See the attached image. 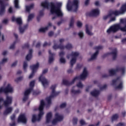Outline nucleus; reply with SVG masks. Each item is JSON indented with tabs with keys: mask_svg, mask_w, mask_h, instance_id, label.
<instances>
[{
	"mask_svg": "<svg viewBox=\"0 0 126 126\" xmlns=\"http://www.w3.org/2000/svg\"><path fill=\"white\" fill-rule=\"evenodd\" d=\"M80 124L82 125V126H85V125H86V123L85 122V121H84V120H81L80 121Z\"/></svg>",
	"mask_w": 126,
	"mask_h": 126,
	"instance_id": "43",
	"label": "nucleus"
},
{
	"mask_svg": "<svg viewBox=\"0 0 126 126\" xmlns=\"http://www.w3.org/2000/svg\"><path fill=\"white\" fill-rule=\"evenodd\" d=\"M33 7H34V4H32L30 6H26V11H28V12H29V11H30V10H31Z\"/></svg>",
	"mask_w": 126,
	"mask_h": 126,
	"instance_id": "34",
	"label": "nucleus"
},
{
	"mask_svg": "<svg viewBox=\"0 0 126 126\" xmlns=\"http://www.w3.org/2000/svg\"><path fill=\"white\" fill-rule=\"evenodd\" d=\"M29 47V44L27 43L23 45V49H27Z\"/></svg>",
	"mask_w": 126,
	"mask_h": 126,
	"instance_id": "47",
	"label": "nucleus"
},
{
	"mask_svg": "<svg viewBox=\"0 0 126 126\" xmlns=\"http://www.w3.org/2000/svg\"><path fill=\"white\" fill-rule=\"evenodd\" d=\"M23 68H24V70H25V71H26V69L27 68V62H25L24 63Z\"/></svg>",
	"mask_w": 126,
	"mask_h": 126,
	"instance_id": "41",
	"label": "nucleus"
},
{
	"mask_svg": "<svg viewBox=\"0 0 126 126\" xmlns=\"http://www.w3.org/2000/svg\"><path fill=\"white\" fill-rule=\"evenodd\" d=\"M116 83H119V85L116 87V89H122L123 88V81L122 80L120 79V78H118L116 80H113L112 81V85H115Z\"/></svg>",
	"mask_w": 126,
	"mask_h": 126,
	"instance_id": "16",
	"label": "nucleus"
},
{
	"mask_svg": "<svg viewBox=\"0 0 126 126\" xmlns=\"http://www.w3.org/2000/svg\"><path fill=\"white\" fill-rule=\"evenodd\" d=\"M45 106V102L44 100H42L40 101V105L38 108V110L39 111L37 117H36L35 115H32V123H35V122H39L42 119L43 116H44V107Z\"/></svg>",
	"mask_w": 126,
	"mask_h": 126,
	"instance_id": "4",
	"label": "nucleus"
},
{
	"mask_svg": "<svg viewBox=\"0 0 126 126\" xmlns=\"http://www.w3.org/2000/svg\"><path fill=\"white\" fill-rule=\"evenodd\" d=\"M105 2H109L110 1V2H114L115 1V0H104Z\"/></svg>",
	"mask_w": 126,
	"mask_h": 126,
	"instance_id": "54",
	"label": "nucleus"
},
{
	"mask_svg": "<svg viewBox=\"0 0 126 126\" xmlns=\"http://www.w3.org/2000/svg\"><path fill=\"white\" fill-rule=\"evenodd\" d=\"M48 53L49 54V63H52L55 61L54 57H55V54L51 53V50H49Z\"/></svg>",
	"mask_w": 126,
	"mask_h": 126,
	"instance_id": "24",
	"label": "nucleus"
},
{
	"mask_svg": "<svg viewBox=\"0 0 126 126\" xmlns=\"http://www.w3.org/2000/svg\"><path fill=\"white\" fill-rule=\"evenodd\" d=\"M16 64H17V61L15 62L12 64V66L13 67L15 66V65H16Z\"/></svg>",
	"mask_w": 126,
	"mask_h": 126,
	"instance_id": "60",
	"label": "nucleus"
},
{
	"mask_svg": "<svg viewBox=\"0 0 126 126\" xmlns=\"http://www.w3.org/2000/svg\"><path fill=\"white\" fill-rule=\"evenodd\" d=\"M80 67H81V65L79 64H78L77 65L76 67V69H79V68H80Z\"/></svg>",
	"mask_w": 126,
	"mask_h": 126,
	"instance_id": "58",
	"label": "nucleus"
},
{
	"mask_svg": "<svg viewBox=\"0 0 126 126\" xmlns=\"http://www.w3.org/2000/svg\"><path fill=\"white\" fill-rule=\"evenodd\" d=\"M94 49L96 50V52L92 56L91 58L90 59H89L88 60L89 62H90V61H94V60H96V58H97V56H98V54H99V51L103 49V46H96L94 48Z\"/></svg>",
	"mask_w": 126,
	"mask_h": 126,
	"instance_id": "13",
	"label": "nucleus"
},
{
	"mask_svg": "<svg viewBox=\"0 0 126 126\" xmlns=\"http://www.w3.org/2000/svg\"><path fill=\"white\" fill-rule=\"evenodd\" d=\"M117 126H125V123H119Z\"/></svg>",
	"mask_w": 126,
	"mask_h": 126,
	"instance_id": "63",
	"label": "nucleus"
},
{
	"mask_svg": "<svg viewBox=\"0 0 126 126\" xmlns=\"http://www.w3.org/2000/svg\"><path fill=\"white\" fill-rule=\"evenodd\" d=\"M0 15H3L5 12V5L3 3V0H0Z\"/></svg>",
	"mask_w": 126,
	"mask_h": 126,
	"instance_id": "19",
	"label": "nucleus"
},
{
	"mask_svg": "<svg viewBox=\"0 0 126 126\" xmlns=\"http://www.w3.org/2000/svg\"><path fill=\"white\" fill-rule=\"evenodd\" d=\"M12 102V97L7 95L6 97V100L4 101L3 104L5 107H7Z\"/></svg>",
	"mask_w": 126,
	"mask_h": 126,
	"instance_id": "20",
	"label": "nucleus"
},
{
	"mask_svg": "<svg viewBox=\"0 0 126 126\" xmlns=\"http://www.w3.org/2000/svg\"><path fill=\"white\" fill-rule=\"evenodd\" d=\"M53 118V114L51 112H49L46 115V123H50Z\"/></svg>",
	"mask_w": 126,
	"mask_h": 126,
	"instance_id": "26",
	"label": "nucleus"
},
{
	"mask_svg": "<svg viewBox=\"0 0 126 126\" xmlns=\"http://www.w3.org/2000/svg\"><path fill=\"white\" fill-rule=\"evenodd\" d=\"M68 73H72L73 72V70H72V69H69L67 70Z\"/></svg>",
	"mask_w": 126,
	"mask_h": 126,
	"instance_id": "57",
	"label": "nucleus"
},
{
	"mask_svg": "<svg viewBox=\"0 0 126 126\" xmlns=\"http://www.w3.org/2000/svg\"><path fill=\"white\" fill-rule=\"evenodd\" d=\"M8 20H7V19H4L2 21L3 23H4V24H6V23H7Z\"/></svg>",
	"mask_w": 126,
	"mask_h": 126,
	"instance_id": "59",
	"label": "nucleus"
},
{
	"mask_svg": "<svg viewBox=\"0 0 126 126\" xmlns=\"http://www.w3.org/2000/svg\"><path fill=\"white\" fill-rule=\"evenodd\" d=\"M53 35H54V32H50L48 33V35L49 36V37H52Z\"/></svg>",
	"mask_w": 126,
	"mask_h": 126,
	"instance_id": "53",
	"label": "nucleus"
},
{
	"mask_svg": "<svg viewBox=\"0 0 126 126\" xmlns=\"http://www.w3.org/2000/svg\"><path fill=\"white\" fill-rule=\"evenodd\" d=\"M7 62V59L6 58H4L2 60V62L0 63V64H3V63H5Z\"/></svg>",
	"mask_w": 126,
	"mask_h": 126,
	"instance_id": "42",
	"label": "nucleus"
},
{
	"mask_svg": "<svg viewBox=\"0 0 126 126\" xmlns=\"http://www.w3.org/2000/svg\"><path fill=\"white\" fill-rule=\"evenodd\" d=\"M92 30V26L91 25H86V33L89 35L90 36H92L93 35V33L91 32Z\"/></svg>",
	"mask_w": 126,
	"mask_h": 126,
	"instance_id": "22",
	"label": "nucleus"
},
{
	"mask_svg": "<svg viewBox=\"0 0 126 126\" xmlns=\"http://www.w3.org/2000/svg\"><path fill=\"white\" fill-rule=\"evenodd\" d=\"M18 123H23V124H26L27 122V118H26V116H25V114H21L18 120Z\"/></svg>",
	"mask_w": 126,
	"mask_h": 126,
	"instance_id": "18",
	"label": "nucleus"
},
{
	"mask_svg": "<svg viewBox=\"0 0 126 126\" xmlns=\"http://www.w3.org/2000/svg\"><path fill=\"white\" fill-rule=\"evenodd\" d=\"M8 11L9 13H12V8L11 7L9 8Z\"/></svg>",
	"mask_w": 126,
	"mask_h": 126,
	"instance_id": "62",
	"label": "nucleus"
},
{
	"mask_svg": "<svg viewBox=\"0 0 126 126\" xmlns=\"http://www.w3.org/2000/svg\"><path fill=\"white\" fill-rule=\"evenodd\" d=\"M79 4V1L78 0H74L72 3H71L70 0H69L67 4V9L68 11L76 12L78 9Z\"/></svg>",
	"mask_w": 126,
	"mask_h": 126,
	"instance_id": "5",
	"label": "nucleus"
},
{
	"mask_svg": "<svg viewBox=\"0 0 126 126\" xmlns=\"http://www.w3.org/2000/svg\"><path fill=\"white\" fill-rule=\"evenodd\" d=\"M64 52L61 51L59 53V56L60 57V62L61 63H66L65 59L63 58V57L64 56Z\"/></svg>",
	"mask_w": 126,
	"mask_h": 126,
	"instance_id": "23",
	"label": "nucleus"
},
{
	"mask_svg": "<svg viewBox=\"0 0 126 126\" xmlns=\"http://www.w3.org/2000/svg\"><path fill=\"white\" fill-rule=\"evenodd\" d=\"M118 118H119V115L118 114H115L113 115L112 117V122H114V121H116V120H117Z\"/></svg>",
	"mask_w": 126,
	"mask_h": 126,
	"instance_id": "38",
	"label": "nucleus"
},
{
	"mask_svg": "<svg viewBox=\"0 0 126 126\" xmlns=\"http://www.w3.org/2000/svg\"><path fill=\"white\" fill-rule=\"evenodd\" d=\"M13 108L11 107H7L4 112V115H8L12 112Z\"/></svg>",
	"mask_w": 126,
	"mask_h": 126,
	"instance_id": "29",
	"label": "nucleus"
},
{
	"mask_svg": "<svg viewBox=\"0 0 126 126\" xmlns=\"http://www.w3.org/2000/svg\"><path fill=\"white\" fill-rule=\"evenodd\" d=\"M73 23H74V19L72 17L69 24L70 27H73Z\"/></svg>",
	"mask_w": 126,
	"mask_h": 126,
	"instance_id": "37",
	"label": "nucleus"
},
{
	"mask_svg": "<svg viewBox=\"0 0 126 126\" xmlns=\"http://www.w3.org/2000/svg\"><path fill=\"white\" fill-rule=\"evenodd\" d=\"M122 42L123 43V44H125V43H126V38H124L122 40Z\"/></svg>",
	"mask_w": 126,
	"mask_h": 126,
	"instance_id": "64",
	"label": "nucleus"
},
{
	"mask_svg": "<svg viewBox=\"0 0 126 126\" xmlns=\"http://www.w3.org/2000/svg\"><path fill=\"white\" fill-rule=\"evenodd\" d=\"M118 71H120L122 73V74H124L125 72H126V68L122 67L120 68L119 67H117L116 69H111L109 70V75L110 76H112V75H114L115 74H116Z\"/></svg>",
	"mask_w": 126,
	"mask_h": 126,
	"instance_id": "10",
	"label": "nucleus"
},
{
	"mask_svg": "<svg viewBox=\"0 0 126 126\" xmlns=\"http://www.w3.org/2000/svg\"><path fill=\"white\" fill-rule=\"evenodd\" d=\"M90 0H86L85 2V5H88V4L89 3V1Z\"/></svg>",
	"mask_w": 126,
	"mask_h": 126,
	"instance_id": "61",
	"label": "nucleus"
},
{
	"mask_svg": "<svg viewBox=\"0 0 126 126\" xmlns=\"http://www.w3.org/2000/svg\"><path fill=\"white\" fill-rule=\"evenodd\" d=\"M106 88H107V86L106 85H104L102 87L100 88V90L106 89Z\"/></svg>",
	"mask_w": 126,
	"mask_h": 126,
	"instance_id": "56",
	"label": "nucleus"
},
{
	"mask_svg": "<svg viewBox=\"0 0 126 126\" xmlns=\"http://www.w3.org/2000/svg\"><path fill=\"white\" fill-rule=\"evenodd\" d=\"M119 29L121 31L126 32V18L121 19L120 20V23L114 25L110 27L107 31L108 34L110 33H116Z\"/></svg>",
	"mask_w": 126,
	"mask_h": 126,
	"instance_id": "2",
	"label": "nucleus"
},
{
	"mask_svg": "<svg viewBox=\"0 0 126 126\" xmlns=\"http://www.w3.org/2000/svg\"><path fill=\"white\" fill-rule=\"evenodd\" d=\"M56 87H57V85H53L51 87V89L52 90L51 94L49 97L46 98V101L48 103V105H51L52 98L56 97V96H58V95H59L60 94V92H56V91H55Z\"/></svg>",
	"mask_w": 126,
	"mask_h": 126,
	"instance_id": "7",
	"label": "nucleus"
},
{
	"mask_svg": "<svg viewBox=\"0 0 126 126\" xmlns=\"http://www.w3.org/2000/svg\"><path fill=\"white\" fill-rule=\"evenodd\" d=\"M116 21V17L112 18L110 21H109V23L112 22V21Z\"/></svg>",
	"mask_w": 126,
	"mask_h": 126,
	"instance_id": "52",
	"label": "nucleus"
},
{
	"mask_svg": "<svg viewBox=\"0 0 126 126\" xmlns=\"http://www.w3.org/2000/svg\"><path fill=\"white\" fill-rule=\"evenodd\" d=\"M50 45H51L50 42H49V43L45 42L43 44V47H47V46H50Z\"/></svg>",
	"mask_w": 126,
	"mask_h": 126,
	"instance_id": "50",
	"label": "nucleus"
},
{
	"mask_svg": "<svg viewBox=\"0 0 126 126\" xmlns=\"http://www.w3.org/2000/svg\"><path fill=\"white\" fill-rule=\"evenodd\" d=\"M71 92L72 93V94H79V93H80V91L79 90L75 91L73 88L72 89Z\"/></svg>",
	"mask_w": 126,
	"mask_h": 126,
	"instance_id": "36",
	"label": "nucleus"
},
{
	"mask_svg": "<svg viewBox=\"0 0 126 126\" xmlns=\"http://www.w3.org/2000/svg\"><path fill=\"white\" fill-rule=\"evenodd\" d=\"M99 14H100V10L98 9H94L88 15L89 16H97Z\"/></svg>",
	"mask_w": 126,
	"mask_h": 126,
	"instance_id": "21",
	"label": "nucleus"
},
{
	"mask_svg": "<svg viewBox=\"0 0 126 126\" xmlns=\"http://www.w3.org/2000/svg\"><path fill=\"white\" fill-rule=\"evenodd\" d=\"M88 76V71L87 70V68L85 67L84 68L83 73L80 75V76L75 77L71 83H69L68 81L66 80H63V84L64 85H70V84H73L75 81H80V80H84V79H86V77Z\"/></svg>",
	"mask_w": 126,
	"mask_h": 126,
	"instance_id": "3",
	"label": "nucleus"
},
{
	"mask_svg": "<svg viewBox=\"0 0 126 126\" xmlns=\"http://www.w3.org/2000/svg\"><path fill=\"white\" fill-rule=\"evenodd\" d=\"M77 124V118H73V124L75 125Z\"/></svg>",
	"mask_w": 126,
	"mask_h": 126,
	"instance_id": "46",
	"label": "nucleus"
},
{
	"mask_svg": "<svg viewBox=\"0 0 126 126\" xmlns=\"http://www.w3.org/2000/svg\"><path fill=\"white\" fill-rule=\"evenodd\" d=\"M34 85H35V81H32L31 82L30 84V88L27 89L24 93V97L23 99L24 102H25L28 99V96L30 94L31 92L33 91V87H34Z\"/></svg>",
	"mask_w": 126,
	"mask_h": 126,
	"instance_id": "8",
	"label": "nucleus"
},
{
	"mask_svg": "<svg viewBox=\"0 0 126 126\" xmlns=\"http://www.w3.org/2000/svg\"><path fill=\"white\" fill-rule=\"evenodd\" d=\"M11 120L13 121L12 124H10V126H15V122H14V120H15V115L13 114L11 116Z\"/></svg>",
	"mask_w": 126,
	"mask_h": 126,
	"instance_id": "33",
	"label": "nucleus"
},
{
	"mask_svg": "<svg viewBox=\"0 0 126 126\" xmlns=\"http://www.w3.org/2000/svg\"><path fill=\"white\" fill-rule=\"evenodd\" d=\"M12 93L13 92V88L11 87V85L10 84H8L7 87L5 88L2 87L0 88V93Z\"/></svg>",
	"mask_w": 126,
	"mask_h": 126,
	"instance_id": "11",
	"label": "nucleus"
},
{
	"mask_svg": "<svg viewBox=\"0 0 126 126\" xmlns=\"http://www.w3.org/2000/svg\"><path fill=\"white\" fill-rule=\"evenodd\" d=\"M14 6L16 8H20V6H19V0H14Z\"/></svg>",
	"mask_w": 126,
	"mask_h": 126,
	"instance_id": "35",
	"label": "nucleus"
},
{
	"mask_svg": "<svg viewBox=\"0 0 126 126\" xmlns=\"http://www.w3.org/2000/svg\"><path fill=\"white\" fill-rule=\"evenodd\" d=\"M79 56V53L77 52H72L70 55H67V59H69L70 57L72 58L70 63L71 67L73 66V64L76 63V58Z\"/></svg>",
	"mask_w": 126,
	"mask_h": 126,
	"instance_id": "9",
	"label": "nucleus"
},
{
	"mask_svg": "<svg viewBox=\"0 0 126 126\" xmlns=\"http://www.w3.org/2000/svg\"><path fill=\"white\" fill-rule=\"evenodd\" d=\"M77 87H78V88H83V85L82 83L80 82H79L77 84Z\"/></svg>",
	"mask_w": 126,
	"mask_h": 126,
	"instance_id": "40",
	"label": "nucleus"
},
{
	"mask_svg": "<svg viewBox=\"0 0 126 126\" xmlns=\"http://www.w3.org/2000/svg\"><path fill=\"white\" fill-rule=\"evenodd\" d=\"M63 120V116L59 114L56 113L55 114V118L52 121V125H56L58 122H61Z\"/></svg>",
	"mask_w": 126,
	"mask_h": 126,
	"instance_id": "14",
	"label": "nucleus"
},
{
	"mask_svg": "<svg viewBox=\"0 0 126 126\" xmlns=\"http://www.w3.org/2000/svg\"><path fill=\"white\" fill-rule=\"evenodd\" d=\"M78 35H79L80 38H83V36H84L83 32H80L78 33Z\"/></svg>",
	"mask_w": 126,
	"mask_h": 126,
	"instance_id": "45",
	"label": "nucleus"
},
{
	"mask_svg": "<svg viewBox=\"0 0 126 126\" xmlns=\"http://www.w3.org/2000/svg\"><path fill=\"white\" fill-rule=\"evenodd\" d=\"M126 12V3L124 4L121 7L120 11H115L112 12L111 14L105 15L103 17L104 20H107L109 19L110 17H112V15L114 14V15H120V14H124L125 12Z\"/></svg>",
	"mask_w": 126,
	"mask_h": 126,
	"instance_id": "6",
	"label": "nucleus"
},
{
	"mask_svg": "<svg viewBox=\"0 0 126 126\" xmlns=\"http://www.w3.org/2000/svg\"><path fill=\"white\" fill-rule=\"evenodd\" d=\"M65 48H66L67 50H70V49H72V45L70 43H68L65 47L64 46L62 45V44L58 46L57 44H54V45L53 46V49L54 50H57L58 49H60V50H64Z\"/></svg>",
	"mask_w": 126,
	"mask_h": 126,
	"instance_id": "12",
	"label": "nucleus"
},
{
	"mask_svg": "<svg viewBox=\"0 0 126 126\" xmlns=\"http://www.w3.org/2000/svg\"><path fill=\"white\" fill-rule=\"evenodd\" d=\"M77 26L78 27L80 28L82 26V23L80 21H78L77 22Z\"/></svg>",
	"mask_w": 126,
	"mask_h": 126,
	"instance_id": "44",
	"label": "nucleus"
},
{
	"mask_svg": "<svg viewBox=\"0 0 126 126\" xmlns=\"http://www.w3.org/2000/svg\"><path fill=\"white\" fill-rule=\"evenodd\" d=\"M118 51H117V49H114L113 52L111 53V55L113 56V60H116V58H117V54Z\"/></svg>",
	"mask_w": 126,
	"mask_h": 126,
	"instance_id": "32",
	"label": "nucleus"
},
{
	"mask_svg": "<svg viewBox=\"0 0 126 126\" xmlns=\"http://www.w3.org/2000/svg\"><path fill=\"white\" fill-rule=\"evenodd\" d=\"M33 17H34V14H30L28 18V22L31 21Z\"/></svg>",
	"mask_w": 126,
	"mask_h": 126,
	"instance_id": "39",
	"label": "nucleus"
},
{
	"mask_svg": "<svg viewBox=\"0 0 126 126\" xmlns=\"http://www.w3.org/2000/svg\"><path fill=\"white\" fill-rule=\"evenodd\" d=\"M12 21H16L19 25H21L22 24V19H21V17L16 18L15 17L13 16L12 17Z\"/></svg>",
	"mask_w": 126,
	"mask_h": 126,
	"instance_id": "25",
	"label": "nucleus"
},
{
	"mask_svg": "<svg viewBox=\"0 0 126 126\" xmlns=\"http://www.w3.org/2000/svg\"><path fill=\"white\" fill-rule=\"evenodd\" d=\"M22 77H19L17 79H16L15 81H16V82H18V81H20V80H22Z\"/></svg>",
	"mask_w": 126,
	"mask_h": 126,
	"instance_id": "51",
	"label": "nucleus"
},
{
	"mask_svg": "<svg viewBox=\"0 0 126 126\" xmlns=\"http://www.w3.org/2000/svg\"><path fill=\"white\" fill-rule=\"evenodd\" d=\"M65 106H66V103H63L62 104H61L60 105V108L61 109H63V108H64L65 107Z\"/></svg>",
	"mask_w": 126,
	"mask_h": 126,
	"instance_id": "49",
	"label": "nucleus"
},
{
	"mask_svg": "<svg viewBox=\"0 0 126 126\" xmlns=\"http://www.w3.org/2000/svg\"><path fill=\"white\" fill-rule=\"evenodd\" d=\"M91 95L94 96V97H97L98 95L100 94V92L99 91L94 90L91 93Z\"/></svg>",
	"mask_w": 126,
	"mask_h": 126,
	"instance_id": "30",
	"label": "nucleus"
},
{
	"mask_svg": "<svg viewBox=\"0 0 126 126\" xmlns=\"http://www.w3.org/2000/svg\"><path fill=\"white\" fill-rule=\"evenodd\" d=\"M31 69L32 70V74H31L29 76V78L31 79L33 76H34V74H35V72H36L37 69H38V68L39 67V63H36V64L33 65L32 66H31Z\"/></svg>",
	"mask_w": 126,
	"mask_h": 126,
	"instance_id": "17",
	"label": "nucleus"
},
{
	"mask_svg": "<svg viewBox=\"0 0 126 126\" xmlns=\"http://www.w3.org/2000/svg\"><path fill=\"white\" fill-rule=\"evenodd\" d=\"M47 72H48V69H45L43 70L42 74H45V73H47Z\"/></svg>",
	"mask_w": 126,
	"mask_h": 126,
	"instance_id": "55",
	"label": "nucleus"
},
{
	"mask_svg": "<svg viewBox=\"0 0 126 126\" xmlns=\"http://www.w3.org/2000/svg\"><path fill=\"white\" fill-rule=\"evenodd\" d=\"M33 53V50L32 49H30L29 51V54L27 55L26 59L27 61H30L32 59V53Z\"/></svg>",
	"mask_w": 126,
	"mask_h": 126,
	"instance_id": "27",
	"label": "nucleus"
},
{
	"mask_svg": "<svg viewBox=\"0 0 126 126\" xmlns=\"http://www.w3.org/2000/svg\"><path fill=\"white\" fill-rule=\"evenodd\" d=\"M62 3L61 2H57L56 4L53 2L49 3L47 1H45L41 3V6L44 8H47L49 9L51 8L50 12L51 14L55 15V16L52 18V19H56L57 17H62L63 15L61 7H62Z\"/></svg>",
	"mask_w": 126,
	"mask_h": 126,
	"instance_id": "1",
	"label": "nucleus"
},
{
	"mask_svg": "<svg viewBox=\"0 0 126 126\" xmlns=\"http://www.w3.org/2000/svg\"><path fill=\"white\" fill-rule=\"evenodd\" d=\"M52 26V23H49L48 26L47 27H46L45 28H41L39 30V32H45V31H47L48 29H49V28L51 27Z\"/></svg>",
	"mask_w": 126,
	"mask_h": 126,
	"instance_id": "28",
	"label": "nucleus"
},
{
	"mask_svg": "<svg viewBox=\"0 0 126 126\" xmlns=\"http://www.w3.org/2000/svg\"><path fill=\"white\" fill-rule=\"evenodd\" d=\"M15 43H16V42H14L13 43V44H12L10 46V49H11V50H13V49L15 48Z\"/></svg>",
	"mask_w": 126,
	"mask_h": 126,
	"instance_id": "48",
	"label": "nucleus"
},
{
	"mask_svg": "<svg viewBox=\"0 0 126 126\" xmlns=\"http://www.w3.org/2000/svg\"><path fill=\"white\" fill-rule=\"evenodd\" d=\"M39 81L41 82L43 87L46 88L49 85V81L46 79L44 75H41L39 78Z\"/></svg>",
	"mask_w": 126,
	"mask_h": 126,
	"instance_id": "15",
	"label": "nucleus"
},
{
	"mask_svg": "<svg viewBox=\"0 0 126 126\" xmlns=\"http://www.w3.org/2000/svg\"><path fill=\"white\" fill-rule=\"evenodd\" d=\"M28 28V25H26L25 26H24L23 28H21V27H19V31L22 34V33H23L25 30H26V29Z\"/></svg>",
	"mask_w": 126,
	"mask_h": 126,
	"instance_id": "31",
	"label": "nucleus"
}]
</instances>
